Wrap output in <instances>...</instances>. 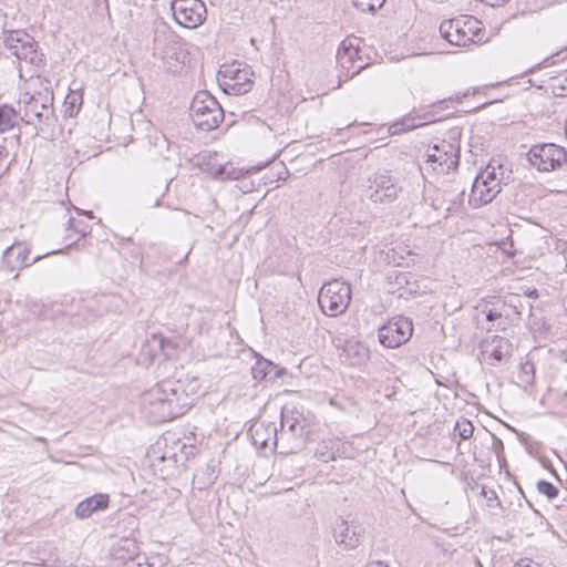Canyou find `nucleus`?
Listing matches in <instances>:
<instances>
[{"mask_svg": "<svg viewBox=\"0 0 567 567\" xmlns=\"http://www.w3.org/2000/svg\"><path fill=\"white\" fill-rule=\"evenodd\" d=\"M190 403L179 381L164 380L143 394L142 412L150 422L162 423L183 415Z\"/></svg>", "mask_w": 567, "mask_h": 567, "instance_id": "f257e3e1", "label": "nucleus"}, {"mask_svg": "<svg viewBox=\"0 0 567 567\" xmlns=\"http://www.w3.org/2000/svg\"><path fill=\"white\" fill-rule=\"evenodd\" d=\"M53 91L49 86L21 95L19 103L23 105L25 124L53 126L56 121L53 107Z\"/></svg>", "mask_w": 567, "mask_h": 567, "instance_id": "f03ea898", "label": "nucleus"}, {"mask_svg": "<svg viewBox=\"0 0 567 567\" xmlns=\"http://www.w3.org/2000/svg\"><path fill=\"white\" fill-rule=\"evenodd\" d=\"M481 31V21L472 16L444 20L440 24L442 38L455 47H467L480 42L482 40Z\"/></svg>", "mask_w": 567, "mask_h": 567, "instance_id": "7ed1b4c3", "label": "nucleus"}, {"mask_svg": "<svg viewBox=\"0 0 567 567\" xmlns=\"http://www.w3.org/2000/svg\"><path fill=\"white\" fill-rule=\"evenodd\" d=\"M189 111L194 125L206 132L217 128L224 118L221 106L207 91L194 95Z\"/></svg>", "mask_w": 567, "mask_h": 567, "instance_id": "20e7f679", "label": "nucleus"}, {"mask_svg": "<svg viewBox=\"0 0 567 567\" xmlns=\"http://www.w3.org/2000/svg\"><path fill=\"white\" fill-rule=\"evenodd\" d=\"M350 301V285L337 279L324 284L318 296L320 309L330 317L342 315L348 309Z\"/></svg>", "mask_w": 567, "mask_h": 567, "instance_id": "39448f33", "label": "nucleus"}, {"mask_svg": "<svg viewBox=\"0 0 567 567\" xmlns=\"http://www.w3.org/2000/svg\"><path fill=\"white\" fill-rule=\"evenodd\" d=\"M527 156L530 165L538 172H554L567 164V151L555 143L535 144Z\"/></svg>", "mask_w": 567, "mask_h": 567, "instance_id": "423d86ee", "label": "nucleus"}, {"mask_svg": "<svg viewBox=\"0 0 567 567\" xmlns=\"http://www.w3.org/2000/svg\"><path fill=\"white\" fill-rule=\"evenodd\" d=\"M0 47H4L18 60H23L31 64H35L39 61L37 42L22 30L3 31L0 35Z\"/></svg>", "mask_w": 567, "mask_h": 567, "instance_id": "0eeeda50", "label": "nucleus"}, {"mask_svg": "<svg viewBox=\"0 0 567 567\" xmlns=\"http://www.w3.org/2000/svg\"><path fill=\"white\" fill-rule=\"evenodd\" d=\"M427 163L433 171L440 174H449L460 164V144L455 141H441L427 151Z\"/></svg>", "mask_w": 567, "mask_h": 567, "instance_id": "6e6552de", "label": "nucleus"}, {"mask_svg": "<svg viewBox=\"0 0 567 567\" xmlns=\"http://www.w3.org/2000/svg\"><path fill=\"white\" fill-rule=\"evenodd\" d=\"M171 9L175 21L184 28L195 29L206 20L207 10L202 0H173Z\"/></svg>", "mask_w": 567, "mask_h": 567, "instance_id": "1a4fd4ad", "label": "nucleus"}, {"mask_svg": "<svg viewBox=\"0 0 567 567\" xmlns=\"http://www.w3.org/2000/svg\"><path fill=\"white\" fill-rule=\"evenodd\" d=\"M412 332V321L400 316L383 324L378 331V338L382 346L393 349L409 341Z\"/></svg>", "mask_w": 567, "mask_h": 567, "instance_id": "9d476101", "label": "nucleus"}, {"mask_svg": "<svg viewBox=\"0 0 567 567\" xmlns=\"http://www.w3.org/2000/svg\"><path fill=\"white\" fill-rule=\"evenodd\" d=\"M62 249L53 250L50 252H47L45 255H39L34 257L32 260H30V249L29 247L21 241L13 243L12 245L8 246L2 254V264L3 267L9 271H19L23 268H27L40 259H42L45 256L53 255V254H60L62 252Z\"/></svg>", "mask_w": 567, "mask_h": 567, "instance_id": "9b49d317", "label": "nucleus"}, {"mask_svg": "<svg viewBox=\"0 0 567 567\" xmlns=\"http://www.w3.org/2000/svg\"><path fill=\"white\" fill-rule=\"evenodd\" d=\"M153 54L166 63L179 60L181 42L177 35L166 25L155 30Z\"/></svg>", "mask_w": 567, "mask_h": 567, "instance_id": "f8f14e48", "label": "nucleus"}, {"mask_svg": "<svg viewBox=\"0 0 567 567\" xmlns=\"http://www.w3.org/2000/svg\"><path fill=\"white\" fill-rule=\"evenodd\" d=\"M219 73L224 76L220 86L227 94L243 95L252 87L251 73L245 69H239L235 64L221 66Z\"/></svg>", "mask_w": 567, "mask_h": 567, "instance_id": "ddd939ff", "label": "nucleus"}, {"mask_svg": "<svg viewBox=\"0 0 567 567\" xmlns=\"http://www.w3.org/2000/svg\"><path fill=\"white\" fill-rule=\"evenodd\" d=\"M401 188L395 181L386 174H374L370 179L367 196L379 204H390L398 199Z\"/></svg>", "mask_w": 567, "mask_h": 567, "instance_id": "4468645a", "label": "nucleus"}, {"mask_svg": "<svg viewBox=\"0 0 567 567\" xmlns=\"http://www.w3.org/2000/svg\"><path fill=\"white\" fill-rule=\"evenodd\" d=\"M481 354L487 364L496 367L509 359L512 355V343L506 338L493 336L489 340L482 342Z\"/></svg>", "mask_w": 567, "mask_h": 567, "instance_id": "2eb2a0df", "label": "nucleus"}, {"mask_svg": "<svg viewBox=\"0 0 567 567\" xmlns=\"http://www.w3.org/2000/svg\"><path fill=\"white\" fill-rule=\"evenodd\" d=\"M501 190V182H485L483 177H475L468 197V204L473 208H480L489 204Z\"/></svg>", "mask_w": 567, "mask_h": 567, "instance_id": "dca6fc26", "label": "nucleus"}, {"mask_svg": "<svg viewBox=\"0 0 567 567\" xmlns=\"http://www.w3.org/2000/svg\"><path fill=\"white\" fill-rule=\"evenodd\" d=\"M357 39L344 40L337 51V62L347 71L353 69L352 74L359 73L367 64L355 65L358 60H361L360 48L354 43Z\"/></svg>", "mask_w": 567, "mask_h": 567, "instance_id": "f3484780", "label": "nucleus"}, {"mask_svg": "<svg viewBox=\"0 0 567 567\" xmlns=\"http://www.w3.org/2000/svg\"><path fill=\"white\" fill-rule=\"evenodd\" d=\"M333 537L339 545L346 549H354L360 545L361 532L357 525H350L347 520L340 519L333 527Z\"/></svg>", "mask_w": 567, "mask_h": 567, "instance_id": "a211bd4d", "label": "nucleus"}, {"mask_svg": "<svg viewBox=\"0 0 567 567\" xmlns=\"http://www.w3.org/2000/svg\"><path fill=\"white\" fill-rule=\"evenodd\" d=\"M110 496L107 494H95L80 502L75 507V516L85 519L94 513L104 511L109 507Z\"/></svg>", "mask_w": 567, "mask_h": 567, "instance_id": "6ab92c4d", "label": "nucleus"}, {"mask_svg": "<svg viewBox=\"0 0 567 567\" xmlns=\"http://www.w3.org/2000/svg\"><path fill=\"white\" fill-rule=\"evenodd\" d=\"M252 378L256 381H276L286 374V369L280 368L274 362L260 358L256 361V363L251 368Z\"/></svg>", "mask_w": 567, "mask_h": 567, "instance_id": "aec40b11", "label": "nucleus"}, {"mask_svg": "<svg viewBox=\"0 0 567 567\" xmlns=\"http://www.w3.org/2000/svg\"><path fill=\"white\" fill-rule=\"evenodd\" d=\"M483 312L486 316V320L489 322H495L503 318L507 320L512 316V313H520L518 307L515 303H513L512 299L509 301L496 300L495 302L492 303V307L487 308L486 306Z\"/></svg>", "mask_w": 567, "mask_h": 567, "instance_id": "412c9836", "label": "nucleus"}, {"mask_svg": "<svg viewBox=\"0 0 567 567\" xmlns=\"http://www.w3.org/2000/svg\"><path fill=\"white\" fill-rule=\"evenodd\" d=\"M251 439L256 446L265 449L269 442L272 441L276 444L277 440V427L274 423H259L251 426Z\"/></svg>", "mask_w": 567, "mask_h": 567, "instance_id": "4be33fe9", "label": "nucleus"}, {"mask_svg": "<svg viewBox=\"0 0 567 567\" xmlns=\"http://www.w3.org/2000/svg\"><path fill=\"white\" fill-rule=\"evenodd\" d=\"M65 240H69L66 247L76 244L81 238L91 233V226L83 218L70 217L65 228Z\"/></svg>", "mask_w": 567, "mask_h": 567, "instance_id": "5701e85b", "label": "nucleus"}, {"mask_svg": "<svg viewBox=\"0 0 567 567\" xmlns=\"http://www.w3.org/2000/svg\"><path fill=\"white\" fill-rule=\"evenodd\" d=\"M218 465L210 461L204 468L197 470L194 474L193 484L199 489H204L215 483L218 477Z\"/></svg>", "mask_w": 567, "mask_h": 567, "instance_id": "b1692460", "label": "nucleus"}, {"mask_svg": "<svg viewBox=\"0 0 567 567\" xmlns=\"http://www.w3.org/2000/svg\"><path fill=\"white\" fill-rule=\"evenodd\" d=\"M343 352L352 365H361L369 359V349L358 341H347Z\"/></svg>", "mask_w": 567, "mask_h": 567, "instance_id": "393cba45", "label": "nucleus"}, {"mask_svg": "<svg viewBox=\"0 0 567 567\" xmlns=\"http://www.w3.org/2000/svg\"><path fill=\"white\" fill-rule=\"evenodd\" d=\"M137 554L138 545L133 537H122L113 546V556L117 559H133Z\"/></svg>", "mask_w": 567, "mask_h": 567, "instance_id": "a878e982", "label": "nucleus"}, {"mask_svg": "<svg viewBox=\"0 0 567 567\" xmlns=\"http://www.w3.org/2000/svg\"><path fill=\"white\" fill-rule=\"evenodd\" d=\"M338 452V442L332 439H326L318 443L315 456L321 462H329L336 458Z\"/></svg>", "mask_w": 567, "mask_h": 567, "instance_id": "bb28decb", "label": "nucleus"}, {"mask_svg": "<svg viewBox=\"0 0 567 567\" xmlns=\"http://www.w3.org/2000/svg\"><path fill=\"white\" fill-rule=\"evenodd\" d=\"M153 339L158 342V347L166 359L171 360L177 358L181 340L165 338L162 334H154Z\"/></svg>", "mask_w": 567, "mask_h": 567, "instance_id": "cd10ccee", "label": "nucleus"}, {"mask_svg": "<svg viewBox=\"0 0 567 567\" xmlns=\"http://www.w3.org/2000/svg\"><path fill=\"white\" fill-rule=\"evenodd\" d=\"M19 113L10 105H0V132H7L14 127Z\"/></svg>", "mask_w": 567, "mask_h": 567, "instance_id": "c85d7f7f", "label": "nucleus"}, {"mask_svg": "<svg viewBox=\"0 0 567 567\" xmlns=\"http://www.w3.org/2000/svg\"><path fill=\"white\" fill-rule=\"evenodd\" d=\"M535 382V365L530 360L522 362L517 374V384L522 388L533 385Z\"/></svg>", "mask_w": 567, "mask_h": 567, "instance_id": "c756f323", "label": "nucleus"}, {"mask_svg": "<svg viewBox=\"0 0 567 567\" xmlns=\"http://www.w3.org/2000/svg\"><path fill=\"white\" fill-rule=\"evenodd\" d=\"M83 103L82 93L80 91H71L64 100V112L68 116L78 115Z\"/></svg>", "mask_w": 567, "mask_h": 567, "instance_id": "7c9ffc66", "label": "nucleus"}, {"mask_svg": "<svg viewBox=\"0 0 567 567\" xmlns=\"http://www.w3.org/2000/svg\"><path fill=\"white\" fill-rule=\"evenodd\" d=\"M421 125H422L421 123L415 122L414 117L406 116V117H403L401 121H398V122L391 124L389 127V133L391 135H396V134H401L403 132L413 130L415 127H419Z\"/></svg>", "mask_w": 567, "mask_h": 567, "instance_id": "2f4dec72", "label": "nucleus"}, {"mask_svg": "<svg viewBox=\"0 0 567 567\" xmlns=\"http://www.w3.org/2000/svg\"><path fill=\"white\" fill-rule=\"evenodd\" d=\"M351 2L362 12H374L384 4L385 0H351Z\"/></svg>", "mask_w": 567, "mask_h": 567, "instance_id": "473e14b6", "label": "nucleus"}, {"mask_svg": "<svg viewBox=\"0 0 567 567\" xmlns=\"http://www.w3.org/2000/svg\"><path fill=\"white\" fill-rule=\"evenodd\" d=\"M454 431H456L462 440H467L473 435L474 425L466 419H461L455 423Z\"/></svg>", "mask_w": 567, "mask_h": 567, "instance_id": "72a5a7b5", "label": "nucleus"}, {"mask_svg": "<svg viewBox=\"0 0 567 567\" xmlns=\"http://www.w3.org/2000/svg\"><path fill=\"white\" fill-rule=\"evenodd\" d=\"M394 282L398 286L399 290H403L399 292V297H403L405 292L412 293L414 290L410 287L409 275L404 272H399L394 276Z\"/></svg>", "mask_w": 567, "mask_h": 567, "instance_id": "f704fd0d", "label": "nucleus"}, {"mask_svg": "<svg viewBox=\"0 0 567 567\" xmlns=\"http://www.w3.org/2000/svg\"><path fill=\"white\" fill-rule=\"evenodd\" d=\"M537 489L540 494L545 495L548 499H553L558 495V489L550 482L540 480L537 483Z\"/></svg>", "mask_w": 567, "mask_h": 567, "instance_id": "c9c22d12", "label": "nucleus"}, {"mask_svg": "<svg viewBox=\"0 0 567 567\" xmlns=\"http://www.w3.org/2000/svg\"><path fill=\"white\" fill-rule=\"evenodd\" d=\"M491 439H492L491 450L495 453L498 463L502 465V463L506 461L505 456H504L503 441L493 433H491Z\"/></svg>", "mask_w": 567, "mask_h": 567, "instance_id": "e433bc0d", "label": "nucleus"}, {"mask_svg": "<svg viewBox=\"0 0 567 567\" xmlns=\"http://www.w3.org/2000/svg\"><path fill=\"white\" fill-rule=\"evenodd\" d=\"M92 7L93 13L97 17L104 18L110 14L107 0H93Z\"/></svg>", "mask_w": 567, "mask_h": 567, "instance_id": "4c0bfd02", "label": "nucleus"}, {"mask_svg": "<svg viewBox=\"0 0 567 567\" xmlns=\"http://www.w3.org/2000/svg\"><path fill=\"white\" fill-rule=\"evenodd\" d=\"M482 494L484 495V497L486 499L487 507H489V508H495V507L502 508V503L498 499V496H497V494H496V492L494 489L486 491L485 488H483Z\"/></svg>", "mask_w": 567, "mask_h": 567, "instance_id": "58836bf2", "label": "nucleus"}, {"mask_svg": "<svg viewBox=\"0 0 567 567\" xmlns=\"http://www.w3.org/2000/svg\"><path fill=\"white\" fill-rule=\"evenodd\" d=\"M214 177L218 178V179H221V181H225V179H236L238 176L236 175V173L234 171L233 172H228L226 166H219L215 171Z\"/></svg>", "mask_w": 567, "mask_h": 567, "instance_id": "ea45409f", "label": "nucleus"}, {"mask_svg": "<svg viewBox=\"0 0 567 567\" xmlns=\"http://www.w3.org/2000/svg\"><path fill=\"white\" fill-rule=\"evenodd\" d=\"M476 177H483L485 182H501L495 172V167H492L488 165L481 174H478Z\"/></svg>", "mask_w": 567, "mask_h": 567, "instance_id": "a19ab883", "label": "nucleus"}, {"mask_svg": "<svg viewBox=\"0 0 567 567\" xmlns=\"http://www.w3.org/2000/svg\"><path fill=\"white\" fill-rule=\"evenodd\" d=\"M522 292L528 297V298H532V299H537L538 298V290L536 288H532V287H523L522 288Z\"/></svg>", "mask_w": 567, "mask_h": 567, "instance_id": "79ce46f5", "label": "nucleus"}, {"mask_svg": "<svg viewBox=\"0 0 567 567\" xmlns=\"http://www.w3.org/2000/svg\"><path fill=\"white\" fill-rule=\"evenodd\" d=\"M514 567H540L537 563H534L532 560H519L514 565Z\"/></svg>", "mask_w": 567, "mask_h": 567, "instance_id": "37998d69", "label": "nucleus"}, {"mask_svg": "<svg viewBox=\"0 0 567 567\" xmlns=\"http://www.w3.org/2000/svg\"><path fill=\"white\" fill-rule=\"evenodd\" d=\"M161 460L162 461H165V460H173L175 463L178 462V458H177V454L175 452H165L162 456H161Z\"/></svg>", "mask_w": 567, "mask_h": 567, "instance_id": "c03bdc74", "label": "nucleus"}, {"mask_svg": "<svg viewBox=\"0 0 567 567\" xmlns=\"http://www.w3.org/2000/svg\"><path fill=\"white\" fill-rule=\"evenodd\" d=\"M482 1L491 7H497V6H501L504 2H506L507 0H482Z\"/></svg>", "mask_w": 567, "mask_h": 567, "instance_id": "a18cd8bd", "label": "nucleus"}, {"mask_svg": "<svg viewBox=\"0 0 567 567\" xmlns=\"http://www.w3.org/2000/svg\"><path fill=\"white\" fill-rule=\"evenodd\" d=\"M367 567H389V566L385 565L382 561H377V563H372V564L367 565Z\"/></svg>", "mask_w": 567, "mask_h": 567, "instance_id": "49530a36", "label": "nucleus"}, {"mask_svg": "<svg viewBox=\"0 0 567 567\" xmlns=\"http://www.w3.org/2000/svg\"><path fill=\"white\" fill-rule=\"evenodd\" d=\"M297 425H298V421L289 422L288 423L289 431L295 432Z\"/></svg>", "mask_w": 567, "mask_h": 567, "instance_id": "de8ad7c7", "label": "nucleus"}, {"mask_svg": "<svg viewBox=\"0 0 567 567\" xmlns=\"http://www.w3.org/2000/svg\"><path fill=\"white\" fill-rule=\"evenodd\" d=\"M505 321H502V322H498L497 324H493V327L496 329V330H501V329H504L505 328Z\"/></svg>", "mask_w": 567, "mask_h": 567, "instance_id": "09e8293b", "label": "nucleus"}, {"mask_svg": "<svg viewBox=\"0 0 567 567\" xmlns=\"http://www.w3.org/2000/svg\"><path fill=\"white\" fill-rule=\"evenodd\" d=\"M393 261H395V262L398 264V266H403V265L409 266V262H404V261H401V260H396L395 258H393Z\"/></svg>", "mask_w": 567, "mask_h": 567, "instance_id": "8fccbe9b", "label": "nucleus"}, {"mask_svg": "<svg viewBox=\"0 0 567 567\" xmlns=\"http://www.w3.org/2000/svg\"><path fill=\"white\" fill-rule=\"evenodd\" d=\"M289 421L286 419V416L282 414L281 425L285 426Z\"/></svg>", "mask_w": 567, "mask_h": 567, "instance_id": "3c124183", "label": "nucleus"}, {"mask_svg": "<svg viewBox=\"0 0 567 567\" xmlns=\"http://www.w3.org/2000/svg\"><path fill=\"white\" fill-rule=\"evenodd\" d=\"M3 154H7L6 147L0 146V157H1Z\"/></svg>", "mask_w": 567, "mask_h": 567, "instance_id": "603ef678", "label": "nucleus"}]
</instances>
